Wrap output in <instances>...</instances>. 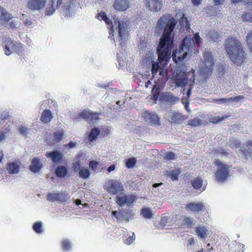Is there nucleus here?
I'll return each mask as SVG.
<instances>
[{
	"instance_id": "nucleus-1",
	"label": "nucleus",
	"mask_w": 252,
	"mask_h": 252,
	"mask_svg": "<svg viewBox=\"0 0 252 252\" xmlns=\"http://www.w3.org/2000/svg\"><path fill=\"white\" fill-rule=\"evenodd\" d=\"M176 23V20L170 15H163L157 22L155 32L158 35H161L157 48L158 60L160 63L170 58L174 42V29Z\"/></svg>"
},
{
	"instance_id": "nucleus-2",
	"label": "nucleus",
	"mask_w": 252,
	"mask_h": 252,
	"mask_svg": "<svg viewBox=\"0 0 252 252\" xmlns=\"http://www.w3.org/2000/svg\"><path fill=\"white\" fill-rule=\"evenodd\" d=\"M98 17H101V19L104 21L107 25L110 26L112 33L114 32V29L117 31L120 46L124 49L128 39L130 29L129 20L126 18L120 19L116 16H114L113 17V21H111L104 13L98 14Z\"/></svg>"
},
{
	"instance_id": "nucleus-3",
	"label": "nucleus",
	"mask_w": 252,
	"mask_h": 252,
	"mask_svg": "<svg viewBox=\"0 0 252 252\" xmlns=\"http://www.w3.org/2000/svg\"><path fill=\"white\" fill-rule=\"evenodd\" d=\"M225 49L231 61L235 64L240 65L246 59V54L240 41L231 37L225 41Z\"/></svg>"
},
{
	"instance_id": "nucleus-4",
	"label": "nucleus",
	"mask_w": 252,
	"mask_h": 252,
	"mask_svg": "<svg viewBox=\"0 0 252 252\" xmlns=\"http://www.w3.org/2000/svg\"><path fill=\"white\" fill-rule=\"evenodd\" d=\"M106 191L113 195L121 194L124 191V186L119 180L108 179L104 185Z\"/></svg>"
},
{
	"instance_id": "nucleus-5",
	"label": "nucleus",
	"mask_w": 252,
	"mask_h": 252,
	"mask_svg": "<svg viewBox=\"0 0 252 252\" xmlns=\"http://www.w3.org/2000/svg\"><path fill=\"white\" fill-rule=\"evenodd\" d=\"M138 197L133 193H123L116 196V203L120 207L124 206L131 207L133 206Z\"/></svg>"
},
{
	"instance_id": "nucleus-6",
	"label": "nucleus",
	"mask_w": 252,
	"mask_h": 252,
	"mask_svg": "<svg viewBox=\"0 0 252 252\" xmlns=\"http://www.w3.org/2000/svg\"><path fill=\"white\" fill-rule=\"evenodd\" d=\"M112 215L117 220H124L128 222L130 220L134 218L135 212L129 208L119 209L118 211H114L112 213Z\"/></svg>"
},
{
	"instance_id": "nucleus-7",
	"label": "nucleus",
	"mask_w": 252,
	"mask_h": 252,
	"mask_svg": "<svg viewBox=\"0 0 252 252\" xmlns=\"http://www.w3.org/2000/svg\"><path fill=\"white\" fill-rule=\"evenodd\" d=\"M3 42L5 44L4 51L6 55H11L12 53V51H14L18 54L22 53V47L19 44L14 43L10 38L8 37L3 38Z\"/></svg>"
},
{
	"instance_id": "nucleus-8",
	"label": "nucleus",
	"mask_w": 252,
	"mask_h": 252,
	"mask_svg": "<svg viewBox=\"0 0 252 252\" xmlns=\"http://www.w3.org/2000/svg\"><path fill=\"white\" fill-rule=\"evenodd\" d=\"M144 121L151 126H158L160 125V117L155 112L145 111L142 114Z\"/></svg>"
},
{
	"instance_id": "nucleus-9",
	"label": "nucleus",
	"mask_w": 252,
	"mask_h": 252,
	"mask_svg": "<svg viewBox=\"0 0 252 252\" xmlns=\"http://www.w3.org/2000/svg\"><path fill=\"white\" fill-rule=\"evenodd\" d=\"M69 197L68 193L64 191L60 193H49L47 196V199L52 202H63L66 201Z\"/></svg>"
},
{
	"instance_id": "nucleus-10",
	"label": "nucleus",
	"mask_w": 252,
	"mask_h": 252,
	"mask_svg": "<svg viewBox=\"0 0 252 252\" xmlns=\"http://www.w3.org/2000/svg\"><path fill=\"white\" fill-rule=\"evenodd\" d=\"M47 0H29L27 7L32 11L42 9L46 4Z\"/></svg>"
},
{
	"instance_id": "nucleus-11",
	"label": "nucleus",
	"mask_w": 252,
	"mask_h": 252,
	"mask_svg": "<svg viewBox=\"0 0 252 252\" xmlns=\"http://www.w3.org/2000/svg\"><path fill=\"white\" fill-rule=\"evenodd\" d=\"M145 4L149 10L157 12L162 7V0H145Z\"/></svg>"
},
{
	"instance_id": "nucleus-12",
	"label": "nucleus",
	"mask_w": 252,
	"mask_h": 252,
	"mask_svg": "<svg viewBox=\"0 0 252 252\" xmlns=\"http://www.w3.org/2000/svg\"><path fill=\"white\" fill-rule=\"evenodd\" d=\"M229 167L227 165H221L216 173V179L218 182H223L229 174Z\"/></svg>"
},
{
	"instance_id": "nucleus-13",
	"label": "nucleus",
	"mask_w": 252,
	"mask_h": 252,
	"mask_svg": "<svg viewBox=\"0 0 252 252\" xmlns=\"http://www.w3.org/2000/svg\"><path fill=\"white\" fill-rule=\"evenodd\" d=\"M188 52L189 51H188L187 50H186L180 47V49L179 50L178 52H173V60L176 63H180L183 62L184 59H185Z\"/></svg>"
},
{
	"instance_id": "nucleus-14",
	"label": "nucleus",
	"mask_w": 252,
	"mask_h": 252,
	"mask_svg": "<svg viewBox=\"0 0 252 252\" xmlns=\"http://www.w3.org/2000/svg\"><path fill=\"white\" fill-rule=\"evenodd\" d=\"M244 96L242 95L236 96L234 97L231 98H220L213 99L212 102L216 104H225L228 105L231 102H238Z\"/></svg>"
},
{
	"instance_id": "nucleus-15",
	"label": "nucleus",
	"mask_w": 252,
	"mask_h": 252,
	"mask_svg": "<svg viewBox=\"0 0 252 252\" xmlns=\"http://www.w3.org/2000/svg\"><path fill=\"white\" fill-rule=\"evenodd\" d=\"M61 5V1L51 0L46 9L45 14L49 16L52 15Z\"/></svg>"
},
{
	"instance_id": "nucleus-16",
	"label": "nucleus",
	"mask_w": 252,
	"mask_h": 252,
	"mask_svg": "<svg viewBox=\"0 0 252 252\" xmlns=\"http://www.w3.org/2000/svg\"><path fill=\"white\" fill-rule=\"evenodd\" d=\"M21 164V163L19 161L7 163L6 164V169L8 173L10 174L18 173Z\"/></svg>"
},
{
	"instance_id": "nucleus-17",
	"label": "nucleus",
	"mask_w": 252,
	"mask_h": 252,
	"mask_svg": "<svg viewBox=\"0 0 252 252\" xmlns=\"http://www.w3.org/2000/svg\"><path fill=\"white\" fill-rule=\"evenodd\" d=\"M129 4V0H115L113 6L117 11H124L128 8Z\"/></svg>"
},
{
	"instance_id": "nucleus-18",
	"label": "nucleus",
	"mask_w": 252,
	"mask_h": 252,
	"mask_svg": "<svg viewBox=\"0 0 252 252\" xmlns=\"http://www.w3.org/2000/svg\"><path fill=\"white\" fill-rule=\"evenodd\" d=\"M75 4L73 0H69V2H66L64 4L63 9V13L67 16H70V13L75 10Z\"/></svg>"
},
{
	"instance_id": "nucleus-19",
	"label": "nucleus",
	"mask_w": 252,
	"mask_h": 252,
	"mask_svg": "<svg viewBox=\"0 0 252 252\" xmlns=\"http://www.w3.org/2000/svg\"><path fill=\"white\" fill-rule=\"evenodd\" d=\"M46 156L48 158H50L53 162L58 163L62 159L63 155L58 151H54L47 152Z\"/></svg>"
},
{
	"instance_id": "nucleus-20",
	"label": "nucleus",
	"mask_w": 252,
	"mask_h": 252,
	"mask_svg": "<svg viewBox=\"0 0 252 252\" xmlns=\"http://www.w3.org/2000/svg\"><path fill=\"white\" fill-rule=\"evenodd\" d=\"M174 83L179 87L185 86L188 82L187 75L183 73H180L174 77Z\"/></svg>"
},
{
	"instance_id": "nucleus-21",
	"label": "nucleus",
	"mask_w": 252,
	"mask_h": 252,
	"mask_svg": "<svg viewBox=\"0 0 252 252\" xmlns=\"http://www.w3.org/2000/svg\"><path fill=\"white\" fill-rule=\"evenodd\" d=\"M204 59L205 67L208 70H211L214 64L212 53L206 51L204 54Z\"/></svg>"
},
{
	"instance_id": "nucleus-22",
	"label": "nucleus",
	"mask_w": 252,
	"mask_h": 252,
	"mask_svg": "<svg viewBox=\"0 0 252 252\" xmlns=\"http://www.w3.org/2000/svg\"><path fill=\"white\" fill-rule=\"evenodd\" d=\"M42 168V165L40 159L38 158H34L31 162V164L29 167V169L33 173H37Z\"/></svg>"
},
{
	"instance_id": "nucleus-23",
	"label": "nucleus",
	"mask_w": 252,
	"mask_h": 252,
	"mask_svg": "<svg viewBox=\"0 0 252 252\" xmlns=\"http://www.w3.org/2000/svg\"><path fill=\"white\" fill-rule=\"evenodd\" d=\"M170 122L171 123L181 124L185 120V117L182 113L174 112L171 114Z\"/></svg>"
},
{
	"instance_id": "nucleus-24",
	"label": "nucleus",
	"mask_w": 252,
	"mask_h": 252,
	"mask_svg": "<svg viewBox=\"0 0 252 252\" xmlns=\"http://www.w3.org/2000/svg\"><path fill=\"white\" fill-rule=\"evenodd\" d=\"M207 36L210 40L214 42H219L221 41V37L218 31L215 29H211L208 32Z\"/></svg>"
},
{
	"instance_id": "nucleus-25",
	"label": "nucleus",
	"mask_w": 252,
	"mask_h": 252,
	"mask_svg": "<svg viewBox=\"0 0 252 252\" xmlns=\"http://www.w3.org/2000/svg\"><path fill=\"white\" fill-rule=\"evenodd\" d=\"M12 15L0 5V20L8 22L12 18Z\"/></svg>"
},
{
	"instance_id": "nucleus-26",
	"label": "nucleus",
	"mask_w": 252,
	"mask_h": 252,
	"mask_svg": "<svg viewBox=\"0 0 252 252\" xmlns=\"http://www.w3.org/2000/svg\"><path fill=\"white\" fill-rule=\"evenodd\" d=\"M193 43V40L191 39L190 35H189V36H186L184 38L181 47L189 52L190 47L192 46Z\"/></svg>"
},
{
	"instance_id": "nucleus-27",
	"label": "nucleus",
	"mask_w": 252,
	"mask_h": 252,
	"mask_svg": "<svg viewBox=\"0 0 252 252\" xmlns=\"http://www.w3.org/2000/svg\"><path fill=\"white\" fill-rule=\"evenodd\" d=\"M188 208L191 210L194 211H199L201 210H204L205 209V207L203 203H191L189 204L187 206Z\"/></svg>"
},
{
	"instance_id": "nucleus-28",
	"label": "nucleus",
	"mask_w": 252,
	"mask_h": 252,
	"mask_svg": "<svg viewBox=\"0 0 252 252\" xmlns=\"http://www.w3.org/2000/svg\"><path fill=\"white\" fill-rule=\"evenodd\" d=\"M52 118L51 111L49 110H45L41 115V121L44 123H47L51 121Z\"/></svg>"
},
{
	"instance_id": "nucleus-29",
	"label": "nucleus",
	"mask_w": 252,
	"mask_h": 252,
	"mask_svg": "<svg viewBox=\"0 0 252 252\" xmlns=\"http://www.w3.org/2000/svg\"><path fill=\"white\" fill-rule=\"evenodd\" d=\"M208 229L204 226H198L196 227V234L200 238H204L207 234Z\"/></svg>"
},
{
	"instance_id": "nucleus-30",
	"label": "nucleus",
	"mask_w": 252,
	"mask_h": 252,
	"mask_svg": "<svg viewBox=\"0 0 252 252\" xmlns=\"http://www.w3.org/2000/svg\"><path fill=\"white\" fill-rule=\"evenodd\" d=\"M55 173L57 177L63 178L66 176L67 173V170L66 168L63 166H59L56 168Z\"/></svg>"
},
{
	"instance_id": "nucleus-31",
	"label": "nucleus",
	"mask_w": 252,
	"mask_h": 252,
	"mask_svg": "<svg viewBox=\"0 0 252 252\" xmlns=\"http://www.w3.org/2000/svg\"><path fill=\"white\" fill-rule=\"evenodd\" d=\"M78 174L80 178L87 179L90 178L91 172L89 169L82 167L78 172Z\"/></svg>"
},
{
	"instance_id": "nucleus-32",
	"label": "nucleus",
	"mask_w": 252,
	"mask_h": 252,
	"mask_svg": "<svg viewBox=\"0 0 252 252\" xmlns=\"http://www.w3.org/2000/svg\"><path fill=\"white\" fill-rule=\"evenodd\" d=\"M181 172V170L179 169H174L172 170L167 171L166 175L172 180H176Z\"/></svg>"
},
{
	"instance_id": "nucleus-33",
	"label": "nucleus",
	"mask_w": 252,
	"mask_h": 252,
	"mask_svg": "<svg viewBox=\"0 0 252 252\" xmlns=\"http://www.w3.org/2000/svg\"><path fill=\"white\" fill-rule=\"evenodd\" d=\"M218 77L221 79L224 78L225 74L226 71L225 66L222 64H219L217 67Z\"/></svg>"
},
{
	"instance_id": "nucleus-34",
	"label": "nucleus",
	"mask_w": 252,
	"mask_h": 252,
	"mask_svg": "<svg viewBox=\"0 0 252 252\" xmlns=\"http://www.w3.org/2000/svg\"><path fill=\"white\" fill-rule=\"evenodd\" d=\"M99 132L100 130L98 128H94L92 129L89 135V140L91 141L94 140L99 135Z\"/></svg>"
},
{
	"instance_id": "nucleus-35",
	"label": "nucleus",
	"mask_w": 252,
	"mask_h": 252,
	"mask_svg": "<svg viewBox=\"0 0 252 252\" xmlns=\"http://www.w3.org/2000/svg\"><path fill=\"white\" fill-rule=\"evenodd\" d=\"M32 228L36 233L42 234L43 231L42 223L41 221L35 222L32 226Z\"/></svg>"
},
{
	"instance_id": "nucleus-36",
	"label": "nucleus",
	"mask_w": 252,
	"mask_h": 252,
	"mask_svg": "<svg viewBox=\"0 0 252 252\" xmlns=\"http://www.w3.org/2000/svg\"><path fill=\"white\" fill-rule=\"evenodd\" d=\"M203 180L200 177H197L192 181V186L195 189H199L202 187Z\"/></svg>"
},
{
	"instance_id": "nucleus-37",
	"label": "nucleus",
	"mask_w": 252,
	"mask_h": 252,
	"mask_svg": "<svg viewBox=\"0 0 252 252\" xmlns=\"http://www.w3.org/2000/svg\"><path fill=\"white\" fill-rule=\"evenodd\" d=\"M166 100L171 103H174L176 102H178L180 100L179 98L177 96L173 95L172 94H168L165 95Z\"/></svg>"
},
{
	"instance_id": "nucleus-38",
	"label": "nucleus",
	"mask_w": 252,
	"mask_h": 252,
	"mask_svg": "<svg viewBox=\"0 0 252 252\" xmlns=\"http://www.w3.org/2000/svg\"><path fill=\"white\" fill-rule=\"evenodd\" d=\"M170 218L167 216L162 217L159 222V225L162 228H163L165 226L170 225Z\"/></svg>"
},
{
	"instance_id": "nucleus-39",
	"label": "nucleus",
	"mask_w": 252,
	"mask_h": 252,
	"mask_svg": "<svg viewBox=\"0 0 252 252\" xmlns=\"http://www.w3.org/2000/svg\"><path fill=\"white\" fill-rule=\"evenodd\" d=\"M98 115L99 114L98 113H93L91 111L90 113V116H89L88 122L92 124L96 123L99 119L98 117Z\"/></svg>"
},
{
	"instance_id": "nucleus-40",
	"label": "nucleus",
	"mask_w": 252,
	"mask_h": 252,
	"mask_svg": "<svg viewBox=\"0 0 252 252\" xmlns=\"http://www.w3.org/2000/svg\"><path fill=\"white\" fill-rule=\"evenodd\" d=\"M141 215L145 218L150 219L152 217V213L150 209L143 208L142 210Z\"/></svg>"
},
{
	"instance_id": "nucleus-41",
	"label": "nucleus",
	"mask_w": 252,
	"mask_h": 252,
	"mask_svg": "<svg viewBox=\"0 0 252 252\" xmlns=\"http://www.w3.org/2000/svg\"><path fill=\"white\" fill-rule=\"evenodd\" d=\"M152 74L155 75L157 74L158 72V69L160 68V65L158 63H157L155 61H152Z\"/></svg>"
},
{
	"instance_id": "nucleus-42",
	"label": "nucleus",
	"mask_w": 252,
	"mask_h": 252,
	"mask_svg": "<svg viewBox=\"0 0 252 252\" xmlns=\"http://www.w3.org/2000/svg\"><path fill=\"white\" fill-rule=\"evenodd\" d=\"M239 151L241 152L243 157H244L246 159H249V158L251 157V153L252 152H251V151H249L248 150L245 149L244 147H241Z\"/></svg>"
},
{
	"instance_id": "nucleus-43",
	"label": "nucleus",
	"mask_w": 252,
	"mask_h": 252,
	"mask_svg": "<svg viewBox=\"0 0 252 252\" xmlns=\"http://www.w3.org/2000/svg\"><path fill=\"white\" fill-rule=\"evenodd\" d=\"M202 124L201 121L198 118L191 119L189 121L188 124L193 126H200Z\"/></svg>"
},
{
	"instance_id": "nucleus-44",
	"label": "nucleus",
	"mask_w": 252,
	"mask_h": 252,
	"mask_svg": "<svg viewBox=\"0 0 252 252\" xmlns=\"http://www.w3.org/2000/svg\"><path fill=\"white\" fill-rule=\"evenodd\" d=\"M30 128L23 126H21L18 129L19 133L25 136H27L30 134Z\"/></svg>"
},
{
	"instance_id": "nucleus-45",
	"label": "nucleus",
	"mask_w": 252,
	"mask_h": 252,
	"mask_svg": "<svg viewBox=\"0 0 252 252\" xmlns=\"http://www.w3.org/2000/svg\"><path fill=\"white\" fill-rule=\"evenodd\" d=\"M54 140L56 142H59L63 138V132L62 130L58 131L54 133Z\"/></svg>"
},
{
	"instance_id": "nucleus-46",
	"label": "nucleus",
	"mask_w": 252,
	"mask_h": 252,
	"mask_svg": "<svg viewBox=\"0 0 252 252\" xmlns=\"http://www.w3.org/2000/svg\"><path fill=\"white\" fill-rule=\"evenodd\" d=\"M135 240V235L134 232H132L131 235L125 240V243L126 245H129L131 244Z\"/></svg>"
},
{
	"instance_id": "nucleus-47",
	"label": "nucleus",
	"mask_w": 252,
	"mask_h": 252,
	"mask_svg": "<svg viewBox=\"0 0 252 252\" xmlns=\"http://www.w3.org/2000/svg\"><path fill=\"white\" fill-rule=\"evenodd\" d=\"M180 24L182 27H185L186 29L189 28V21L184 14H183L182 19L180 21Z\"/></svg>"
},
{
	"instance_id": "nucleus-48",
	"label": "nucleus",
	"mask_w": 252,
	"mask_h": 252,
	"mask_svg": "<svg viewBox=\"0 0 252 252\" xmlns=\"http://www.w3.org/2000/svg\"><path fill=\"white\" fill-rule=\"evenodd\" d=\"M247 42L252 53V31L250 32L247 36Z\"/></svg>"
},
{
	"instance_id": "nucleus-49",
	"label": "nucleus",
	"mask_w": 252,
	"mask_h": 252,
	"mask_svg": "<svg viewBox=\"0 0 252 252\" xmlns=\"http://www.w3.org/2000/svg\"><path fill=\"white\" fill-rule=\"evenodd\" d=\"M227 118V116H216L214 117H212L211 119V122L213 123H218L219 122H221L223 120Z\"/></svg>"
},
{
	"instance_id": "nucleus-50",
	"label": "nucleus",
	"mask_w": 252,
	"mask_h": 252,
	"mask_svg": "<svg viewBox=\"0 0 252 252\" xmlns=\"http://www.w3.org/2000/svg\"><path fill=\"white\" fill-rule=\"evenodd\" d=\"M99 162L94 160H91L89 163V167L93 171H96L99 168L98 167Z\"/></svg>"
},
{
	"instance_id": "nucleus-51",
	"label": "nucleus",
	"mask_w": 252,
	"mask_h": 252,
	"mask_svg": "<svg viewBox=\"0 0 252 252\" xmlns=\"http://www.w3.org/2000/svg\"><path fill=\"white\" fill-rule=\"evenodd\" d=\"M136 163V159L134 158H128L126 162V166L128 168L133 167Z\"/></svg>"
},
{
	"instance_id": "nucleus-52",
	"label": "nucleus",
	"mask_w": 252,
	"mask_h": 252,
	"mask_svg": "<svg viewBox=\"0 0 252 252\" xmlns=\"http://www.w3.org/2000/svg\"><path fill=\"white\" fill-rule=\"evenodd\" d=\"M91 112V111L84 110L80 113V117L88 121Z\"/></svg>"
},
{
	"instance_id": "nucleus-53",
	"label": "nucleus",
	"mask_w": 252,
	"mask_h": 252,
	"mask_svg": "<svg viewBox=\"0 0 252 252\" xmlns=\"http://www.w3.org/2000/svg\"><path fill=\"white\" fill-rule=\"evenodd\" d=\"M80 162L79 160H77L73 163L72 168L74 172H78L81 168Z\"/></svg>"
},
{
	"instance_id": "nucleus-54",
	"label": "nucleus",
	"mask_w": 252,
	"mask_h": 252,
	"mask_svg": "<svg viewBox=\"0 0 252 252\" xmlns=\"http://www.w3.org/2000/svg\"><path fill=\"white\" fill-rule=\"evenodd\" d=\"M239 145V141L236 138H232L229 140V145L231 147H238Z\"/></svg>"
},
{
	"instance_id": "nucleus-55",
	"label": "nucleus",
	"mask_w": 252,
	"mask_h": 252,
	"mask_svg": "<svg viewBox=\"0 0 252 252\" xmlns=\"http://www.w3.org/2000/svg\"><path fill=\"white\" fill-rule=\"evenodd\" d=\"M62 247L63 250L69 251L71 248L70 242L67 240H64L63 242Z\"/></svg>"
},
{
	"instance_id": "nucleus-56",
	"label": "nucleus",
	"mask_w": 252,
	"mask_h": 252,
	"mask_svg": "<svg viewBox=\"0 0 252 252\" xmlns=\"http://www.w3.org/2000/svg\"><path fill=\"white\" fill-rule=\"evenodd\" d=\"M165 158L168 160H173L176 158L175 154L171 152H168L165 154Z\"/></svg>"
},
{
	"instance_id": "nucleus-57",
	"label": "nucleus",
	"mask_w": 252,
	"mask_h": 252,
	"mask_svg": "<svg viewBox=\"0 0 252 252\" xmlns=\"http://www.w3.org/2000/svg\"><path fill=\"white\" fill-rule=\"evenodd\" d=\"M147 43L146 41V40H141L140 44L139 45V48L142 50H145L147 46Z\"/></svg>"
},
{
	"instance_id": "nucleus-58",
	"label": "nucleus",
	"mask_w": 252,
	"mask_h": 252,
	"mask_svg": "<svg viewBox=\"0 0 252 252\" xmlns=\"http://www.w3.org/2000/svg\"><path fill=\"white\" fill-rule=\"evenodd\" d=\"M184 221L189 226H191L194 221V219L190 217L184 218Z\"/></svg>"
},
{
	"instance_id": "nucleus-59",
	"label": "nucleus",
	"mask_w": 252,
	"mask_h": 252,
	"mask_svg": "<svg viewBox=\"0 0 252 252\" xmlns=\"http://www.w3.org/2000/svg\"><path fill=\"white\" fill-rule=\"evenodd\" d=\"M7 132L3 131L0 132V143L3 142L6 139Z\"/></svg>"
},
{
	"instance_id": "nucleus-60",
	"label": "nucleus",
	"mask_w": 252,
	"mask_h": 252,
	"mask_svg": "<svg viewBox=\"0 0 252 252\" xmlns=\"http://www.w3.org/2000/svg\"><path fill=\"white\" fill-rule=\"evenodd\" d=\"M244 3H246L248 9L252 10V0H244Z\"/></svg>"
},
{
	"instance_id": "nucleus-61",
	"label": "nucleus",
	"mask_w": 252,
	"mask_h": 252,
	"mask_svg": "<svg viewBox=\"0 0 252 252\" xmlns=\"http://www.w3.org/2000/svg\"><path fill=\"white\" fill-rule=\"evenodd\" d=\"M9 25L12 29L17 28L19 26L18 23L14 21L10 22Z\"/></svg>"
},
{
	"instance_id": "nucleus-62",
	"label": "nucleus",
	"mask_w": 252,
	"mask_h": 252,
	"mask_svg": "<svg viewBox=\"0 0 252 252\" xmlns=\"http://www.w3.org/2000/svg\"><path fill=\"white\" fill-rule=\"evenodd\" d=\"M246 146L248 148L249 150L252 152V140H249L246 143Z\"/></svg>"
},
{
	"instance_id": "nucleus-63",
	"label": "nucleus",
	"mask_w": 252,
	"mask_h": 252,
	"mask_svg": "<svg viewBox=\"0 0 252 252\" xmlns=\"http://www.w3.org/2000/svg\"><path fill=\"white\" fill-rule=\"evenodd\" d=\"M215 5L218 6L223 4L224 0H214Z\"/></svg>"
},
{
	"instance_id": "nucleus-64",
	"label": "nucleus",
	"mask_w": 252,
	"mask_h": 252,
	"mask_svg": "<svg viewBox=\"0 0 252 252\" xmlns=\"http://www.w3.org/2000/svg\"><path fill=\"white\" fill-rule=\"evenodd\" d=\"M115 165L114 164H112L110 165L108 168H107V170L108 172H110L112 171H114L115 169Z\"/></svg>"
}]
</instances>
